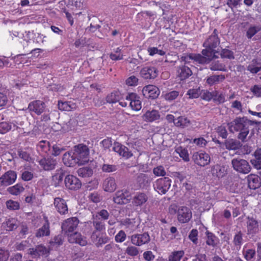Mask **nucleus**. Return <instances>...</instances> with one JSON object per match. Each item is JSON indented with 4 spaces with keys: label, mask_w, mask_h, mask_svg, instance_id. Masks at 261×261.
<instances>
[{
    "label": "nucleus",
    "mask_w": 261,
    "mask_h": 261,
    "mask_svg": "<svg viewBox=\"0 0 261 261\" xmlns=\"http://www.w3.org/2000/svg\"><path fill=\"white\" fill-rule=\"evenodd\" d=\"M210 69L212 71H225L226 70L225 65L220 63L219 61H214L212 62L210 65Z\"/></svg>",
    "instance_id": "obj_44"
},
{
    "label": "nucleus",
    "mask_w": 261,
    "mask_h": 261,
    "mask_svg": "<svg viewBox=\"0 0 261 261\" xmlns=\"http://www.w3.org/2000/svg\"><path fill=\"white\" fill-rule=\"evenodd\" d=\"M231 164L233 169L240 173L247 174L251 169L249 163L240 158L233 159L231 160Z\"/></svg>",
    "instance_id": "obj_5"
},
{
    "label": "nucleus",
    "mask_w": 261,
    "mask_h": 261,
    "mask_svg": "<svg viewBox=\"0 0 261 261\" xmlns=\"http://www.w3.org/2000/svg\"><path fill=\"white\" fill-rule=\"evenodd\" d=\"M18 222L15 219H8L6 222L7 230L12 231L16 229L18 227Z\"/></svg>",
    "instance_id": "obj_46"
},
{
    "label": "nucleus",
    "mask_w": 261,
    "mask_h": 261,
    "mask_svg": "<svg viewBox=\"0 0 261 261\" xmlns=\"http://www.w3.org/2000/svg\"><path fill=\"white\" fill-rule=\"evenodd\" d=\"M225 79V75L223 74L212 75L206 78V83L210 86H212L223 81Z\"/></svg>",
    "instance_id": "obj_32"
},
{
    "label": "nucleus",
    "mask_w": 261,
    "mask_h": 261,
    "mask_svg": "<svg viewBox=\"0 0 261 261\" xmlns=\"http://www.w3.org/2000/svg\"><path fill=\"white\" fill-rule=\"evenodd\" d=\"M12 125L11 123L7 122H0V134H5L11 130Z\"/></svg>",
    "instance_id": "obj_50"
},
{
    "label": "nucleus",
    "mask_w": 261,
    "mask_h": 261,
    "mask_svg": "<svg viewBox=\"0 0 261 261\" xmlns=\"http://www.w3.org/2000/svg\"><path fill=\"white\" fill-rule=\"evenodd\" d=\"M192 213H178V220L182 223L188 222L192 218Z\"/></svg>",
    "instance_id": "obj_52"
},
{
    "label": "nucleus",
    "mask_w": 261,
    "mask_h": 261,
    "mask_svg": "<svg viewBox=\"0 0 261 261\" xmlns=\"http://www.w3.org/2000/svg\"><path fill=\"white\" fill-rule=\"evenodd\" d=\"M217 132L218 135L223 139H226L228 136L226 127L224 125H220L217 128Z\"/></svg>",
    "instance_id": "obj_57"
},
{
    "label": "nucleus",
    "mask_w": 261,
    "mask_h": 261,
    "mask_svg": "<svg viewBox=\"0 0 261 261\" xmlns=\"http://www.w3.org/2000/svg\"><path fill=\"white\" fill-rule=\"evenodd\" d=\"M192 159L194 163L200 167H204L208 165L211 161L210 155L201 150L194 152Z\"/></svg>",
    "instance_id": "obj_7"
},
{
    "label": "nucleus",
    "mask_w": 261,
    "mask_h": 261,
    "mask_svg": "<svg viewBox=\"0 0 261 261\" xmlns=\"http://www.w3.org/2000/svg\"><path fill=\"white\" fill-rule=\"evenodd\" d=\"M225 145L226 148L228 150H237L241 147V144L239 141L232 139L226 140Z\"/></svg>",
    "instance_id": "obj_37"
},
{
    "label": "nucleus",
    "mask_w": 261,
    "mask_h": 261,
    "mask_svg": "<svg viewBox=\"0 0 261 261\" xmlns=\"http://www.w3.org/2000/svg\"><path fill=\"white\" fill-rule=\"evenodd\" d=\"M148 200L147 195L143 192H138L132 198V203L135 206H141Z\"/></svg>",
    "instance_id": "obj_24"
},
{
    "label": "nucleus",
    "mask_w": 261,
    "mask_h": 261,
    "mask_svg": "<svg viewBox=\"0 0 261 261\" xmlns=\"http://www.w3.org/2000/svg\"><path fill=\"white\" fill-rule=\"evenodd\" d=\"M125 83L128 86H135L138 84V79L135 75H132L126 80Z\"/></svg>",
    "instance_id": "obj_63"
},
{
    "label": "nucleus",
    "mask_w": 261,
    "mask_h": 261,
    "mask_svg": "<svg viewBox=\"0 0 261 261\" xmlns=\"http://www.w3.org/2000/svg\"><path fill=\"white\" fill-rule=\"evenodd\" d=\"M142 92L144 96L151 99L157 98L160 93L159 88L152 85H148L144 87Z\"/></svg>",
    "instance_id": "obj_20"
},
{
    "label": "nucleus",
    "mask_w": 261,
    "mask_h": 261,
    "mask_svg": "<svg viewBox=\"0 0 261 261\" xmlns=\"http://www.w3.org/2000/svg\"><path fill=\"white\" fill-rule=\"evenodd\" d=\"M192 74V71L191 69L185 65H180L177 68V76L181 81L188 79Z\"/></svg>",
    "instance_id": "obj_22"
},
{
    "label": "nucleus",
    "mask_w": 261,
    "mask_h": 261,
    "mask_svg": "<svg viewBox=\"0 0 261 261\" xmlns=\"http://www.w3.org/2000/svg\"><path fill=\"white\" fill-rule=\"evenodd\" d=\"M17 178V174L14 171L9 170L0 177V186H8L13 184Z\"/></svg>",
    "instance_id": "obj_15"
},
{
    "label": "nucleus",
    "mask_w": 261,
    "mask_h": 261,
    "mask_svg": "<svg viewBox=\"0 0 261 261\" xmlns=\"http://www.w3.org/2000/svg\"><path fill=\"white\" fill-rule=\"evenodd\" d=\"M58 108L61 111H70L71 110L70 102L68 101H59Z\"/></svg>",
    "instance_id": "obj_59"
},
{
    "label": "nucleus",
    "mask_w": 261,
    "mask_h": 261,
    "mask_svg": "<svg viewBox=\"0 0 261 261\" xmlns=\"http://www.w3.org/2000/svg\"><path fill=\"white\" fill-rule=\"evenodd\" d=\"M109 57L113 61H119L122 60L123 58V55L121 53V49L120 47H117L116 49H114L113 52L110 54Z\"/></svg>",
    "instance_id": "obj_41"
},
{
    "label": "nucleus",
    "mask_w": 261,
    "mask_h": 261,
    "mask_svg": "<svg viewBox=\"0 0 261 261\" xmlns=\"http://www.w3.org/2000/svg\"><path fill=\"white\" fill-rule=\"evenodd\" d=\"M64 175L65 172L62 169H57L51 177L52 185L55 187H58L62 183Z\"/></svg>",
    "instance_id": "obj_27"
},
{
    "label": "nucleus",
    "mask_w": 261,
    "mask_h": 261,
    "mask_svg": "<svg viewBox=\"0 0 261 261\" xmlns=\"http://www.w3.org/2000/svg\"><path fill=\"white\" fill-rule=\"evenodd\" d=\"M130 238L132 244L138 246L147 244L150 240V238L148 232L135 234L132 235Z\"/></svg>",
    "instance_id": "obj_14"
},
{
    "label": "nucleus",
    "mask_w": 261,
    "mask_h": 261,
    "mask_svg": "<svg viewBox=\"0 0 261 261\" xmlns=\"http://www.w3.org/2000/svg\"><path fill=\"white\" fill-rule=\"evenodd\" d=\"M179 95V92L177 91H172L165 95V99L167 100L171 101L175 99Z\"/></svg>",
    "instance_id": "obj_64"
},
{
    "label": "nucleus",
    "mask_w": 261,
    "mask_h": 261,
    "mask_svg": "<svg viewBox=\"0 0 261 261\" xmlns=\"http://www.w3.org/2000/svg\"><path fill=\"white\" fill-rule=\"evenodd\" d=\"M254 159L251 163L256 169H261V148L257 149L254 153Z\"/></svg>",
    "instance_id": "obj_34"
},
{
    "label": "nucleus",
    "mask_w": 261,
    "mask_h": 261,
    "mask_svg": "<svg viewBox=\"0 0 261 261\" xmlns=\"http://www.w3.org/2000/svg\"><path fill=\"white\" fill-rule=\"evenodd\" d=\"M136 180L140 188H144L149 183V178L147 175L140 173L138 175Z\"/></svg>",
    "instance_id": "obj_35"
},
{
    "label": "nucleus",
    "mask_w": 261,
    "mask_h": 261,
    "mask_svg": "<svg viewBox=\"0 0 261 261\" xmlns=\"http://www.w3.org/2000/svg\"><path fill=\"white\" fill-rule=\"evenodd\" d=\"M247 223V234L253 236L258 231V223L252 217H248Z\"/></svg>",
    "instance_id": "obj_21"
},
{
    "label": "nucleus",
    "mask_w": 261,
    "mask_h": 261,
    "mask_svg": "<svg viewBox=\"0 0 261 261\" xmlns=\"http://www.w3.org/2000/svg\"><path fill=\"white\" fill-rule=\"evenodd\" d=\"M79 223V220L76 217H72L71 218L67 219L65 220L62 224V231L70 238L76 230L78 224Z\"/></svg>",
    "instance_id": "obj_4"
},
{
    "label": "nucleus",
    "mask_w": 261,
    "mask_h": 261,
    "mask_svg": "<svg viewBox=\"0 0 261 261\" xmlns=\"http://www.w3.org/2000/svg\"><path fill=\"white\" fill-rule=\"evenodd\" d=\"M147 52L149 56H153L155 54H158L160 56H164L166 52L162 49H159L156 47H148L147 48Z\"/></svg>",
    "instance_id": "obj_48"
},
{
    "label": "nucleus",
    "mask_w": 261,
    "mask_h": 261,
    "mask_svg": "<svg viewBox=\"0 0 261 261\" xmlns=\"http://www.w3.org/2000/svg\"><path fill=\"white\" fill-rule=\"evenodd\" d=\"M198 231L196 229H193L189 234V239L195 245L198 243Z\"/></svg>",
    "instance_id": "obj_55"
},
{
    "label": "nucleus",
    "mask_w": 261,
    "mask_h": 261,
    "mask_svg": "<svg viewBox=\"0 0 261 261\" xmlns=\"http://www.w3.org/2000/svg\"><path fill=\"white\" fill-rule=\"evenodd\" d=\"M113 149L115 152L118 153L119 155L125 159H128L133 155V153L129 151L128 147L118 142L114 143Z\"/></svg>",
    "instance_id": "obj_13"
},
{
    "label": "nucleus",
    "mask_w": 261,
    "mask_h": 261,
    "mask_svg": "<svg viewBox=\"0 0 261 261\" xmlns=\"http://www.w3.org/2000/svg\"><path fill=\"white\" fill-rule=\"evenodd\" d=\"M159 70L153 65H147L143 67L140 71V75L144 79H154L157 77Z\"/></svg>",
    "instance_id": "obj_9"
},
{
    "label": "nucleus",
    "mask_w": 261,
    "mask_h": 261,
    "mask_svg": "<svg viewBox=\"0 0 261 261\" xmlns=\"http://www.w3.org/2000/svg\"><path fill=\"white\" fill-rule=\"evenodd\" d=\"M175 151L185 162L189 161V155L187 149L179 146L176 148Z\"/></svg>",
    "instance_id": "obj_42"
},
{
    "label": "nucleus",
    "mask_w": 261,
    "mask_h": 261,
    "mask_svg": "<svg viewBox=\"0 0 261 261\" xmlns=\"http://www.w3.org/2000/svg\"><path fill=\"white\" fill-rule=\"evenodd\" d=\"M248 186L250 189L255 190L261 186V180L259 176L250 174L247 176Z\"/></svg>",
    "instance_id": "obj_23"
},
{
    "label": "nucleus",
    "mask_w": 261,
    "mask_h": 261,
    "mask_svg": "<svg viewBox=\"0 0 261 261\" xmlns=\"http://www.w3.org/2000/svg\"><path fill=\"white\" fill-rule=\"evenodd\" d=\"M200 88L196 89H190L187 93V95L189 96V98L191 99L197 98L200 94Z\"/></svg>",
    "instance_id": "obj_51"
},
{
    "label": "nucleus",
    "mask_w": 261,
    "mask_h": 261,
    "mask_svg": "<svg viewBox=\"0 0 261 261\" xmlns=\"http://www.w3.org/2000/svg\"><path fill=\"white\" fill-rule=\"evenodd\" d=\"M153 174L157 176H164L166 175V171L162 166H158L153 170Z\"/></svg>",
    "instance_id": "obj_62"
},
{
    "label": "nucleus",
    "mask_w": 261,
    "mask_h": 261,
    "mask_svg": "<svg viewBox=\"0 0 261 261\" xmlns=\"http://www.w3.org/2000/svg\"><path fill=\"white\" fill-rule=\"evenodd\" d=\"M220 42L218 31L215 29L213 33L203 42V46L205 48L202 49V54L208 57L210 59H213L216 57V48L220 44Z\"/></svg>",
    "instance_id": "obj_2"
},
{
    "label": "nucleus",
    "mask_w": 261,
    "mask_h": 261,
    "mask_svg": "<svg viewBox=\"0 0 261 261\" xmlns=\"http://www.w3.org/2000/svg\"><path fill=\"white\" fill-rule=\"evenodd\" d=\"M249 121L244 117H237L227 123L229 131L232 133L239 132L238 138L244 142L249 133Z\"/></svg>",
    "instance_id": "obj_1"
},
{
    "label": "nucleus",
    "mask_w": 261,
    "mask_h": 261,
    "mask_svg": "<svg viewBox=\"0 0 261 261\" xmlns=\"http://www.w3.org/2000/svg\"><path fill=\"white\" fill-rule=\"evenodd\" d=\"M211 171L214 177L221 178L227 175L228 167L225 165L217 164L211 167Z\"/></svg>",
    "instance_id": "obj_18"
},
{
    "label": "nucleus",
    "mask_w": 261,
    "mask_h": 261,
    "mask_svg": "<svg viewBox=\"0 0 261 261\" xmlns=\"http://www.w3.org/2000/svg\"><path fill=\"white\" fill-rule=\"evenodd\" d=\"M243 255L247 261H254L255 259V251L253 249H249L243 251Z\"/></svg>",
    "instance_id": "obj_47"
},
{
    "label": "nucleus",
    "mask_w": 261,
    "mask_h": 261,
    "mask_svg": "<svg viewBox=\"0 0 261 261\" xmlns=\"http://www.w3.org/2000/svg\"><path fill=\"white\" fill-rule=\"evenodd\" d=\"M64 164L68 167H74L76 165L80 166L78 159L73 151L65 152L62 158Z\"/></svg>",
    "instance_id": "obj_16"
},
{
    "label": "nucleus",
    "mask_w": 261,
    "mask_h": 261,
    "mask_svg": "<svg viewBox=\"0 0 261 261\" xmlns=\"http://www.w3.org/2000/svg\"><path fill=\"white\" fill-rule=\"evenodd\" d=\"M65 187L69 190L76 191L82 186L81 180L75 176L69 174L64 179Z\"/></svg>",
    "instance_id": "obj_8"
},
{
    "label": "nucleus",
    "mask_w": 261,
    "mask_h": 261,
    "mask_svg": "<svg viewBox=\"0 0 261 261\" xmlns=\"http://www.w3.org/2000/svg\"><path fill=\"white\" fill-rule=\"evenodd\" d=\"M139 249L133 246H128L125 250V253L130 256H136L139 254Z\"/></svg>",
    "instance_id": "obj_60"
},
{
    "label": "nucleus",
    "mask_w": 261,
    "mask_h": 261,
    "mask_svg": "<svg viewBox=\"0 0 261 261\" xmlns=\"http://www.w3.org/2000/svg\"><path fill=\"white\" fill-rule=\"evenodd\" d=\"M126 100L129 101V106L135 111H139L142 108V102L140 96L136 93H128L126 96Z\"/></svg>",
    "instance_id": "obj_10"
},
{
    "label": "nucleus",
    "mask_w": 261,
    "mask_h": 261,
    "mask_svg": "<svg viewBox=\"0 0 261 261\" xmlns=\"http://www.w3.org/2000/svg\"><path fill=\"white\" fill-rule=\"evenodd\" d=\"M171 179L167 177L158 179L153 184L154 189L160 194H165L171 187Z\"/></svg>",
    "instance_id": "obj_6"
},
{
    "label": "nucleus",
    "mask_w": 261,
    "mask_h": 261,
    "mask_svg": "<svg viewBox=\"0 0 261 261\" xmlns=\"http://www.w3.org/2000/svg\"><path fill=\"white\" fill-rule=\"evenodd\" d=\"M24 189L21 184H17L15 185L9 187L7 191L13 195H18L24 191Z\"/></svg>",
    "instance_id": "obj_40"
},
{
    "label": "nucleus",
    "mask_w": 261,
    "mask_h": 261,
    "mask_svg": "<svg viewBox=\"0 0 261 261\" xmlns=\"http://www.w3.org/2000/svg\"><path fill=\"white\" fill-rule=\"evenodd\" d=\"M192 58V60L199 64H205L208 63L212 59H210L208 57L204 55H201L200 54H193L191 56Z\"/></svg>",
    "instance_id": "obj_36"
},
{
    "label": "nucleus",
    "mask_w": 261,
    "mask_h": 261,
    "mask_svg": "<svg viewBox=\"0 0 261 261\" xmlns=\"http://www.w3.org/2000/svg\"><path fill=\"white\" fill-rule=\"evenodd\" d=\"M7 207L11 211L17 210L19 208V203L12 200H8L6 203Z\"/></svg>",
    "instance_id": "obj_53"
},
{
    "label": "nucleus",
    "mask_w": 261,
    "mask_h": 261,
    "mask_svg": "<svg viewBox=\"0 0 261 261\" xmlns=\"http://www.w3.org/2000/svg\"><path fill=\"white\" fill-rule=\"evenodd\" d=\"M101 170L105 172H113L117 170V166L115 165H110L104 164L101 167Z\"/></svg>",
    "instance_id": "obj_56"
},
{
    "label": "nucleus",
    "mask_w": 261,
    "mask_h": 261,
    "mask_svg": "<svg viewBox=\"0 0 261 261\" xmlns=\"http://www.w3.org/2000/svg\"><path fill=\"white\" fill-rule=\"evenodd\" d=\"M116 188L117 185L114 177H109L103 180L102 188L105 191L113 192L116 189Z\"/></svg>",
    "instance_id": "obj_25"
},
{
    "label": "nucleus",
    "mask_w": 261,
    "mask_h": 261,
    "mask_svg": "<svg viewBox=\"0 0 261 261\" xmlns=\"http://www.w3.org/2000/svg\"><path fill=\"white\" fill-rule=\"evenodd\" d=\"M205 233L206 237V244L214 247L217 246L219 242V239L214 233L208 231H206Z\"/></svg>",
    "instance_id": "obj_33"
},
{
    "label": "nucleus",
    "mask_w": 261,
    "mask_h": 261,
    "mask_svg": "<svg viewBox=\"0 0 261 261\" xmlns=\"http://www.w3.org/2000/svg\"><path fill=\"white\" fill-rule=\"evenodd\" d=\"M221 57L222 58H227L229 59H233L234 55L233 53L228 49H223L222 50L221 54Z\"/></svg>",
    "instance_id": "obj_58"
},
{
    "label": "nucleus",
    "mask_w": 261,
    "mask_h": 261,
    "mask_svg": "<svg viewBox=\"0 0 261 261\" xmlns=\"http://www.w3.org/2000/svg\"><path fill=\"white\" fill-rule=\"evenodd\" d=\"M184 254L185 252L183 250L173 251L169 256V261H180Z\"/></svg>",
    "instance_id": "obj_45"
},
{
    "label": "nucleus",
    "mask_w": 261,
    "mask_h": 261,
    "mask_svg": "<svg viewBox=\"0 0 261 261\" xmlns=\"http://www.w3.org/2000/svg\"><path fill=\"white\" fill-rule=\"evenodd\" d=\"M39 165L45 171H51L55 169L57 161L51 156L45 157L38 161Z\"/></svg>",
    "instance_id": "obj_11"
},
{
    "label": "nucleus",
    "mask_w": 261,
    "mask_h": 261,
    "mask_svg": "<svg viewBox=\"0 0 261 261\" xmlns=\"http://www.w3.org/2000/svg\"><path fill=\"white\" fill-rule=\"evenodd\" d=\"M45 108V104L43 101L35 100L29 103L28 109L30 112L40 115L44 112Z\"/></svg>",
    "instance_id": "obj_17"
},
{
    "label": "nucleus",
    "mask_w": 261,
    "mask_h": 261,
    "mask_svg": "<svg viewBox=\"0 0 261 261\" xmlns=\"http://www.w3.org/2000/svg\"><path fill=\"white\" fill-rule=\"evenodd\" d=\"M88 198L89 200L94 203H98L101 200L100 195L96 192L91 193L88 196Z\"/></svg>",
    "instance_id": "obj_61"
},
{
    "label": "nucleus",
    "mask_w": 261,
    "mask_h": 261,
    "mask_svg": "<svg viewBox=\"0 0 261 261\" xmlns=\"http://www.w3.org/2000/svg\"><path fill=\"white\" fill-rule=\"evenodd\" d=\"M64 237L62 234H59L52 238L49 242V247L51 249H57L62 245Z\"/></svg>",
    "instance_id": "obj_29"
},
{
    "label": "nucleus",
    "mask_w": 261,
    "mask_h": 261,
    "mask_svg": "<svg viewBox=\"0 0 261 261\" xmlns=\"http://www.w3.org/2000/svg\"><path fill=\"white\" fill-rule=\"evenodd\" d=\"M261 29H259L255 26L250 27L246 32V36L248 39H251L254 35H255Z\"/></svg>",
    "instance_id": "obj_54"
},
{
    "label": "nucleus",
    "mask_w": 261,
    "mask_h": 261,
    "mask_svg": "<svg viewBox=\"0 0 261 261\" xmlns=\"http://www.w3.org/2000/svg\"><path fill=\"white\" fill-rule=\"evenodd\" d=\"M73 151L78 159L80 165H84L89 162V149L87 146L80 144L74 147Z\"/></svg>",
    "instance_id": "obj_3"
},
{
    "label": "nucleus",
    "mask_w": 261,
    "mask_h": 261,
    "mask_svg": "<svg viewBox=\"0 0 261 261\" xmlns=\"http://www.w3.org/2000/svg\"><path fill=\"white\" fill-rule=\"evenodd\" d=\"M54 204L58 212H66L68 211L66 201L62 198H55Z\"/></svg>",
    "instance_id": "obj_31"
},
{
    "label": "nucleus",
    "mask_w": 261,
    "mask_h": 261,
    "mask_svg": "<svg viewBox=\"0 0 261 261\" xmlns=\"http://www.w3.org/2000/svg\"><path fill=\"white\" fill-rule=\"evenodd\" d=\"M50 144L46 140L40 141L37 145V151L42 154H48L50 151Z\"/></svg>",
    "instance_id": "obj_28"
},
{
    "label": "nucleus",
    "mask_w": 261,
    "mask_h": 261,
    "mask_svg": "<svg viewBox=\"0 0 261 261\" xmlns=\"http://www.w3.org/2000/svg\"><path fill=\"white\" fill-rule=\"evenodd\" d=\"M161 115L159 111L156 110H147L142 116V120L148 123L155 122L160 119Z\"/></svg>",
    "instance_id": "obj_19"
},
{
    "label": "nucleus",
    "mask_w": 261,
    "mask_h": 261,
    "mask_svg": "<svg viewBox=\"0 0 261 261\" xmlns=\"http://www.w3.org/2000/svg\"><path fill=\"white\" fill-rule=\"evenodd\" d=\"M120 94L118 91H113L107 95L106 100L110 103H115L120 100Z\"/></svg>",
    "instance_id": "obj_39"
},
{
    "label": "nucleus",
    "mask_w": 261,
    "mask_h": 261,
    "mask_svg": "<svg viewBox=\"0 0 261 261\" xmlns=\"http://www.w3.org/2000/svg\"><path fill=\"white\" fill-rule=\"evenodd\" d=\"M64 150L65 149L62 147L60 144H55L52 146V150L50 153L52 155L57 156L59 155L61 152Z\"/></svg>",
    "instance_id": "obj_49"
},
{
    "label": "nucleus",
    "mask_w": 261,
    "mask_h": 261,
    "mask_svg": "<svg viewBox=\"0 0 261 261\" xmlns=\"http://www.w3.org/2000/svg\"><path fill=\"white\" fill-rule=\"evenodd\" d=\"M79 176L82 177H90L93 174V170L89 167H82L77 171Z\"/></svg>",
    "instance_id": "obj_43"
},
{
    "label": "nucleus",
    "mask_w": 261,
    "mask_h": 261,
    "mask_svg": "<svg viewBox=\"0 0 261 261\" xmlns=\"http://www.w3.org/2000/svg\"><path fill=\"white\" fill-rule=\"evenodd\" d=\"M69 241L70 243H76L81 246H84L87 244V241L86 237L82 236L81 233L74 232L70 238H69Z\"/></svg>",
    "instance_id": "obj_30"
},
{
    "label": "nucleus",
    "mask_w": 261,
    "mask_h": 261,
    "mask_svg": "<svg viewBox=\"0 0 261 261\" xmlns=\"http://www.w3.org/2000/svg\"><path fill=\"white\" fill-rule=\"evenodd\" d=\"M130 200V194L127 190L118 191L113 198L115 203L119 204L127 203Z\"/></svg>",
    "instance_id": "obj_12"
},
{
    "label": "nucleus",
    "mask_w": 261,
    "mask_h": 261,
    "mask_svg": "<svg viewBox=\"0 0 261 261\" xmlns=\"http://www.w3.org/2000/svg\"><path fill=\"white\" fill-rule=\"evenodd\" d=\"M45 223L42 226L38 229L35 234L37 238L43 237L44 236H48L50 234L49 223L46 217H44Z\"/></svg>",
    "instance_id": "obj_26"
},
{
    "label": "nucleus",
    "mask_w": 261,
    "mask_h": 261,
    "mask_svg": "<svg viewBox=\"0 0 261 261\" xmlns=\"http://www.w3.org/2000/svg\"><path fill=\"white\" fill-rule=\"evenodd\" d=\"M243 233L241 230H237L235 232L233 240V243L237 248H239V249H240L241 245L243 243Z\"/></svg>",
    "instance_id": "obj_38"
}]
</instances>
